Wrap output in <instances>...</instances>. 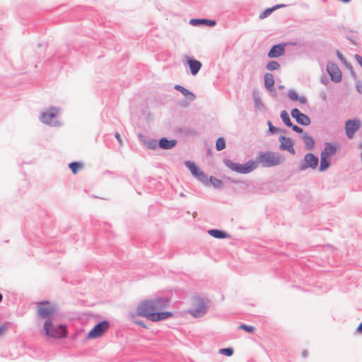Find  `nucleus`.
<instances>
[{
	"label": "nucleus",
	"mask_w": 362,
	"mask_h": 362,
	"mask_svg": "<svg viewBox=\"0 0 362 362\" xmlns=\"http://www.w3.org/2000/svg\"><path fill=\"white\" fill-rule=\"evenodd\" d=\"M168 300L165 298H158L141 302L136 308L137 315L145 317L151 321V313L165 308L168 305Z\"/></svg>",
	"instance_id": "1"
},
{
	"label": "nucleus",
	"mask_w": 362,
	"mask_h": 362,
	"mask_svg": "<svg viewBox=\"0 0 362 362\" xmlns=\"http://www.w3.org/2000/svg\"><path fill=\"white\" fill-rule=\"evenodd\" d=\"M257 160L264 168H271L283 163L285 158L281 153L274 151L260 152Z\"/></svg>",
	"instance_id": "2"
},
{
	"label": "nucleus",
	"mask_w": 362,
	"mask_h": 362,
	"mask_svg": "<svg viewBox=\"0 0 362 362\" xmlns=\"http://www.w3.org/2000/svg\"><path fill=\"white\" fill-rule=\"evenodd\" d=\"M223 163L232 171L240 174L250 173V172L256 169V168L257 167V163L253 160H250L245 164H240L238 163H235L230 159H224Z\"/></svg>",
	"instance_id": "3"
},
{
	"label": "nucleus",
	"mask_w": 362,
	"mask_h": 362,
	"mask_svg": "<svg viewBox=\"0 0 362 362\" xmlns=\"http://www.w3.org/2000/svg\"><path fill=\"white\" fill-rule=\"evenodd\" d=\"M45 334L52 338L62 339L66 337V326L64 325H53L51 320H46L44 324Z\"/></svg>",
	"instance_id": "4"
},
{
	"label": "nucleus",
	"mask_w": 362,
	"mask_h": 362,
	"mask_svg": "<svg viewBox=\"0 0 362 362\" xmlns=\"http://www.w3.org/2000/svg\"><path fill=\"white\" fill-rule=\"evenodd\" d=\"M319 164V158L313 153H307L298 165V170L303 172L308 168L315 170Z\"/></svg>",
	"instance_id": "5"
},
{
	"label": "nucleus",
	"mask_w": 362,
	"mask_h": 362,
	"mask_svg": "<svg viewBox=\"0 0 362 362\" xmlns=\"http://www.w3.org/2000/svg\"><path fill=\"white\" fill-rule=\"evenodd\" d=\"M58 114L59 110L56 107H52L46 112L42 113L40 116V121L50 126L56 127L59 125V122L56 119Z\"/></svg>",
	"instance_id": "6"
},
{
	"label": "nucleus",
	"mask_w": 362,
	"mask_h": 362,
	"mask_svg": "<svg viewBox=\"0 0 362 362\" xmlns=\"http://www.w3.org/2000/svg\"><path fill=\"white\" fill-rule=\"evenodd\" d=\"M37 313L40 317L50 320L56 313V309L48 301H42L38 303Z\"/></svg>",
	"instance_id": "7"
},
{
	"label": "nucleus",
	"mask_w": 362,
	"mask_h": 362,
	"mask_svg": "<svg viewBox=\"0 0 362 362\" xmlns=\"http://www.w3.org/2000/svg\"><path fill=\"white\" fill-rule=\"evenodd\" d=\"M110 323L107 320L102 321L98 323L94 327L88 332V339H95L102 336L109 328Z\"/></svg>",
	"instance_id": "8"
},
{
	"label": "nucleus",
	"mask_w": 362,
	"mask_h": 362,
	"mask_svg": "<svg viewBox=\"0 0 362 362\" xmlns=\"http://www.w3.org/2000/svg\"><path fill=\"white\" fill-rule=\"evenodd\" d=\"M207 311V308L204 301L201 299H197V302L189 310V313L194 317H201L204 316Z\"/></svg>",
	"instance_id": "9"
},
{
	"label": "nucleus",
	"mask_w": 362,
	"mask_h": 362,
	"mask_svg": "<svg viewBox=\"0 0 362 362\" xmlns=\"http://www.w3.org/2000/svg\"><path fill=\"white\" fill-rule=\"evenodd\" d=\"M361 124V121L358 119H349L346 122L345 130L349 139L354 138L355 133L359 129Z\"/></svg>",
	"instance_id": "10"
},
{
	"label": "nucleus",
	"mask_w": 362,
	"mask_h": 362,
	"mask_svg": "<svg viewBox=\"0 0 362 362\" xmlns=\"http://www.w3.org/2000/svg\"><path fill=\"white\" fill-rule=\"evenodd\" d=\"M327 71L332 81L339 83L341 81V72L336 64L334 62H328Z\"/></svg>",
	"instance_id": "11"
},
{
	"label": "nucleus",
	"mask_w": 362,
	"mask_h": 362,
	"mask_svg": "<svg viewBox=\"0 0 362 362\" xmlns=\"http://www.w3.org/2000/svg\"><path fill=\"white\" fill-rule=\"evenodd\" d=\"M291 115L296 120L297 123L301 125L308 126L311 122L310 117L305 114L302 113L298 108L292 109Z\"/></svg>",
	"instance_id": "12"
},
{
	"label": "nucleus",
	"mask_w": 362,
	"mask_h": 362,
	"mask_svg": "<svg viewBox=\"0 0 362 362\" xmlns=\"http://www.w3.org/2000/svg\"><path fill=\"white\" fill-rule=\"evenodd\" d=\"M279 140L280 141L279 149L287 151L293 155L296 153V151L293 148V142L291 138L281 135L279 136Z\"/></svg>",
	"instance_id": "13"
},
{
	"label": "nucleus",
	"mask_w": 362,
	"mask_h": 362,
	"mask_svg": "<svg viewBox=\"0 0 362 362\" xmlns=\"http://www.w3.org/2000/svg\"><path fill=\"white\" fill-rule=\"evenodd\" d=\"M285 52V47L284 45L279 44L272 47L268 53V57L271 58L279 57Z\"/></svg>",
	"instance_id": "14"
},
{
	"label": "nucleus",
	"mask_w": 362,
	"mask_h": 362,
	"mask_svg": "<svg viewBox=\"0 0 362 362\" xmlns=\"http://www.w3.org/2000/svg\"><path fill=\"white\" fill-rule=\"evenodd\" d=\"M177 141L176 139H168L166 137H163L158 141V146L162 149H171L175 147Z\"/></svg>",
	"instance_id": "15"
},
{
	"label": "nucleus",
	"mask_w": 362,
	"mask_h": 362,
	"mask_svg": "<svg viewBox=\"0 0 362 362\" xmlns=\"http://www.w3.org/2000/svg\"><path fill=\"white\" fill-rule=\"evenodd\" d=\"M337 148L336 146L333 145L332 143L326 142L325 144L324 149L320 153V156L328 158L334 155L337 153Z\"/></svg>",
	"instance_id": "16"
},
{
	"label": "nucleus",
	"mask_w": 362,
	"mask_h": 362,
	"mask_svg": "<svg viewBox=\"0 0 362 362\" xmlns=\"http://www.w3.org/2000/svg\"><path fill=\"white\" fill-rule=\"evenodd\" d=\"M187 64L190 69L191 74L193 76H195L198 74L202 66L199 61L191 58L187 59Z\"/></svg>",
	"instance_id": "17"
},
{
	"label": "nucleus",
	"mask_w": 362,
	"mask_h": 362,
	"mask_svg": "<svg viewBox=\"0 0 362 362\" xmlns=\"http://www.w3.org/2000/svg\"><path fill=\"white\" fill-rule=\"evenodd\" d=\"M300 138L303 140L306 150L311 151L314 148L315 142L314 139L310 135L305 132V134L300 135Z\"/></svg>",
	"instance_id": "18"
},
{
	"label": "nucleus",
	"mask_w": 362,
	"mask_h": 362,
	"mask_svg": "<svg viewBox=\"0 0 362 362\" xmlns=\"http://www.w3.org/2000/svg\"><path fill=\"white\" fill-rule=\"evenodd\" d=\"M190 24L192 25H205L207 26L213 27L216 25V22L214 20H209L206 18H194L190 20Z\"/></svg>",
	"instance_id": "19"
},
{
	"label": "nucleus",
	"mask_w": 362,
	"mask_h": 362,
	"mask_svg": "<svg viewBox=\"0 0 362 362\" xmlns=\"http://www.w3.org/2000/svg\"><path fill=\"white\" fill-rule=\"evenodd\" d=\"M174 88L176 90L182 93V94L189 101H193L196 98L195 95L192 92L182 86L181 85H175Z\"/></svg>",
	"instance_id": "20"
},
{
	"label": "nucleus",
	"mask_w": 362,
	"mask_h": 362,
	"mask_svg": "<svg viewBox=\"0 0 362 362\" xmlns=\"http://www.w3.org/2000/svg\"><path fill=\"white\" fill-rule=\"evenodd\" d=\"M149 315L151 316L152 322H158L162 320H165L169 317H171L173 314L170 312H159L156 311L154 313H151Z\"/></svg>",
	"instance_id": "21"
},
{
	"label": "nucleus",
	"mask_w": 362,
	"mask_h": 362,
	"mask_svg": "<svg viewBox=\"0 0 362 362\" xmlns=\"http://www.w3.org/2000/svg\"><path fill=\"white\" fill-rule=\"evenodd\" d=\"M264 82L265 88L272 91L274 90V76L271 73H266L264 76Z\"/></svg>",
	"instance_id": "22"
},
{
	"label": "nucleus",
	"mask_w": 362,
	"mask_h": 362,
	"mask_svg": "<svg viewBox=\"0 0 362 362\" xmlns=\"http://www.w3.org/2000/svg\"><path fill=\"white\" fill-rule=\"evenodd\" d=\"M208 233L211 236L218 239H224L230 237V235L226 232L218 229H211L208 230Z\"/></svg>",
	"instance_id": "23"
},
{
	"label": "nucleus",
	"mask_w": 362,
	"mask_h": 362,
	"mask_svg": "<svg viewBox=\"0 0 362 362\" xmlns=\"http://www.w3.org/2000/svg\"><path fill=\"white\" fill-rule=\"evenodd\" d=\"M185 165L190 170L192 175L195 177L201 171L195 163L190 160H185Z\"/></svg>",
	"instance_id": "24"
},
{
	"label": "nucleus",
	"mask_w": 362,
	"mask_h": 362,
	"mask_svg": "<svg viewBox=\"0 0 362 362\" xmlns=\"http://www.w3.org/2000/svg\"><path fill=\"white\" fill-rule=\"evenodd\" d=\"M195 177L204 185L206 186L210 185L209 177H208V175L205 174L202 170H201Z\"/></svg>",
	"instance_id": "25"
},
{
	"label": "nucleus",
	"mask_w": 362,
	"mask_h": 362,
	"mask_svg": "<svg viewBox=\"0 0 362 362\" xmlns=\"http://www.w3.org/2000/svg\"><path fill=\"white\" fill-rule=\"evenodd\" d=\"M280 117H281L284 124L286 127H290L293 126V123L291 121L289 115L286 110H282L281 112Z\"/></svg>",
	"instance_id": "26"
},
{
	"label": "nucleus",
	"mask_w": 362,
	"mask_h": 362,
	"mask_svg": "<svg viewBox=\"0 0 362 362\" xmlns=\"http://www.w3.org/2000/svg\"><path fill=\"white\" fill-rule=\"evenodd\" d=\"M252 95H253V99H254L255 108L256 110H259L263 109L264 104L262 102V100H261L260 97L259 96V95L257 93L253 92Z\"/></svg>",
	"instance_id": "27"
},
{
	"label": "nucleus",
	"mask_w": 362,
	"mask_h": 362,
	"mask_svg": "<svg viewBox=\"0 0 362 362\" xmlns=\"http://www.w3.org/2000/svg\"><path fill=\"white\" fill-rule=\"evenodd\" d=\"M328 158L320 156V165L319 170L323 172L326 170L330 165V163L327 159Z\"/></svg>",
	"instance_id": "28"
},
{
	"label": "nucleus",
	"mask_w": 362,
	"mask_h": 362,
	"mask_svg": "<svg viewBox=\"0 0 362 362\" xmlns=\"http://www.w3.org/2000/svg\"><path fill=\"white\" fill-rule=\"evenodd\" d=\"M210 185H212L216 189H221L223 187V182L213 176L209 177Z\"/></svg>",
	"instance_id": "29"
},
{
	"label": "nucleus",
	"mask_w": 362,
	"mask_h": 362,
	"mask_svg": "<svg viewBox=\"0 0 362 362\" xmlns=\"http://www.w3.org/2000/svg\"><path fill=\"white\" fill-rule=\"evenodd\" d=\"M266 68L269 71H275L280 68V64L276 61H270L267 64Z\"/></svg>",
	"instance_id": "30"
},
{
	"label": "nucleus",
	"mask_w": 362,
	"mask_h": 362,
	"mask_svg": "<svg viewBox=\"0 0 362 362\" xmlns=\"http://www.w3.org/2000/svg\"><path fill=\"white\" fill-rule=\"evenodd\" d=\"M83 166L82 163L79 162H72L69 163V167L74 174H76L80 168Z\"/></svg>",
	"instance_id": "31"
},
{
	"label": "nucleus",
	"mask_w": 362,
	"mask_h": 362,
	"mask_svg": "<svg viewBox=\"0 0 362 362\" xmlns=\"http://www.w3.org/2000/svg\"><path fill=\"white\" fill-rule=\"evenodd\" d=\"M226 147V141L223 138L220 137L216 140V148L217 151H220L224 149Z\"/></svg>",
	"instance_id": "32"
},
{
	"label": "nucleus",
	"mask_w": 362,
	"mask_h": 362,
	"mask_svg": "<svg viewBox=\"0 0 362 362\" xmlns=\"http://www.w3.org/2000/svg\"><path fill=\"white\" fill-rule=\"evenodd\" d=\"M146 146L148 148L154 150L158 146V141L152 139L146 142Z\"/></svg>",
	"instance_id": "33"
},
{
	"label": "nucleus",
	"mask_w": 362,
	"mask_h": 362,
	"mask_svg": "<svg viewBox=\"0 0 362 362\" xmlns=\"http://www.w3.org/2000/svg\"><path fill=\"white\" fill-rule=\"evenodd\" d=\"M274 11V8L272 7V8H268L267 9H265L260 15H259V18L260 19H264L265 18H267V16H269L272 12Z\"/></svg>",
	"instance_id": "34"
},
{
	"label": "nucleus",
	"mask_w": 362,
	"mask_h": 362,
	"mask_svg": "<svg viewBox=\"0 0 362 362\" xmlns=\"http://www.w3.org/2000/svg\"><path fill=\"white\" fill-rule=\"evenodd\" d=\"M220 353L225 356H230L233 354V349L230 347L221 349Z\"/></svg>",
	"instance_id": "35"
},
{
	"label": "nucleus",
	"mask_w": 362,
	"mask_h": 362,
	"mask_svg": "<svg viewBox=\"0 0 362 362\" xmlns=\"http://www.w3.org/2000/svg\"><path fill=\"white\" fill-rule=\"evenodd\" d=\"M239 327H240V329H243L248 333H252L255 329V328L253 326L247 325L245 324L240 325Z\"/></svg>",
	"instance_id": "36"
},
{
	"label": "nucleus",
	"mask_w": 362,
	"mask_h": 362,
	"mask_svg": "<svg viewBox=\"0 0 362 362\" xmlns=\"http://www.w3.org/2000/svg\"><path fill=\"white\" fill-rule=\"evenodd\" d=\"M267 125L269 127V132L272 134H276L280 131L278 128L274 127L272 122L269 120L267 121Z\"/></svg>",
	"instance_id": "37"
},
{
	"label": "nucleus",
	"mask_w": 362,
	"mask_h": 362,
	"mask_svg": "<svg viewBox=\"0 0 362 362\" xmlns=\"http://www.w3.org/2000/svg\"><path fill=\"white\" fill-rule=\"evenodd\" d=\"M288 97L293 101H297L298 100V95L297 93L293 90L288 91Z\"/></svg>",
	"instance_id": "38"
},
{
	"label": "nucleus",
	"mask_w": 362,
	"mask_h": 362,
	"mask_svg": "<svg viewBox=\"0 0 362 362\" xmlns=\"http://www.w3.org/2000/svg\"><path fill=\"white\" fill-rule=\"evenodd\" d=\"M291 127L292 128V129H293L295 132H296V133L299 134H300V135H302L303 134H305V132H303V129L301 127H298V126H297V125H294V124H293V126H291Z\"/></svg>",
	"instance_id": "39"
},
{
	"label": "nucleus",
	"mask_w": 362,
	"mask_h": 362,
	"mask_svg": "<svg viewBox=\"0 0 362 362\" xmlns=\"http://www.w3.org/2000/svg\"><path fill=\"white\" fill-rule=\"evenodd\" d=\"M354 57L360 66H362V57L359 54H356Z\"/></svg>",
	"instance_id": "40"
},
{
	"label": "nucleus",
	"mask_w": 362,
	"mask_h": 362,
	"mask_svg": "<svg viewBox=\"0 0 362 362\" xmlns=\"http://www.w3.org/2000/svg\"><path fill=\"white\" fill-rule=\"evenodd\" d=\"M301 104H305L307 103V99L304 96H300V97H298V100Z\"/></svg>",
	"instance_id": "41"
},
{
	"label": "nucleus",
	"mask_w": 362,
	"mask_h": 362,
	"mask_svg": "<svg viewBox=\"0 0 362 362\" xmlns=\"http://www.w3.org/2000/svg\"><path fill=\"white\" fill-rule=\"evenodd\" d=\"M337 56L341 62H346L344 56L339 51L337 52Z\"/></svg>",
	"instance_id": "42"
},
{
	"label": "nucleus",
	"mask_w": 362,
	"mask_h": 362,
	"mask_svg": "<svg viewBox=\"0 0 362 362\" xmlns=\"http://www.w3.org/2000/svg\"><path fill=\"white\" fill-rule=\"evenodd\" d=\"M7 329V326L2 325L0 326V335L2 334Z\"/></svg>",
	"instance_id": "43"
},
{
	"label": "nucleus",
	"mask_w": 362,
	"mask_h": 362,
	"mask_svg": "<svg viewBox=\"0 0 362 362\" xmlns=\"http://www.w3.org/2000/svg\"><path fill=\"white\" fill-rule=\"evenodd\" d=\"M134 322L139 325H140L141 327L143 328H146L147 326L146 325V324L144 322H143L142 321H134Z\"/></svg>",
	"instance_id": "44"
},
{
	"label": "nucleus",
	"mask_w": 362,
	"mask_h": 362,
	"mask_svg": "<svg viewBox=\"0 0 362 362\" xmlns=\"http://www.w3.org/2000/svg\"><path fill=\"white\" fill-rule=\"evenodd\" d=\"M115 138L119 144H122V139L119 133L115 134Z\"/></svg>",
	"instance_id": "45"
},
{
	"label": "nucleus",
	"mask_w": 362,
	"mask_h": 362,
	"mask_svg": "<svg viewBox=\"0 0 362 362\" xmlns=\"http://www.w3.org/2000/svg\"><path fill=\"white\" fill-rule=\"evenodd\" d=\"M320 98L322 99V100L325 101L327 100V94L325 92L321 93Z\"/></svg>",
	"instance_id": "46"
},
{
	"label": "nucleus",
	"mask_w": 362,
	"mask_h": 362,
	"mask_svg": "<svg viewBox=\"0 0 362 362\" xmlns=\"http://www.w3.org/2000/svg\"><path fill=\"white\" fill-rule=\"evenodd\" d=\"M356 332L358 333H362V322L360 323V325L357 327Z\"/></svg>",
	"instance_id": "47"
},
{
	"label": "nucleus",
	"mask_w": 362,
	"mask_h": 362,
	"mask_svg": "<svg viewBox=\"0 0 362 362\" xmlns=\"http://www.w3.org/2000/svg\"><path fill=\"white\" fill-rule=\"evenodd\" d=\"M285 5L284 4H277L274 6H273L272 8H274V11H275L276 9L279 8H281V7H284Z\"/></svg>",
	"instance_id": "48"
},
{
	"label": "nucleus",
	"mask_w": 362,
	"mask_h": 362,
	"mask_svg": "<svg viewBox=\"0 0 362 362\" xmlns=\"http://www.w3.org/2000/svg\"><path fill=\"white\" fill-rule=\"evenodd\" d=\"M356 88H357V90L360 93H362V86H359L357 84L356 86Z\"/></svg>",
	"instance_id": "49"
},
{
	"label": "nucleus",
	"mask_w": 362,
	"mask_h": 362,
	"mask_svg": "<svg viewBox=\"0 0 362 362\" xmlns=\"http://www.w3.org/2000/svg\"><path fill=\"white\" fill-rule=\"evenodd\" d=\"M321 82H322V83H324V84H327V82H328V81H327V79L322 78V79H321Z\"/></svg>",
	"instance_id": "50"
},
{
	"label": "nucleus",
	"mask_w": 362,
	"mask_h": 362,
	"mask_svg": "<svg viewBox=\"0 0 362 362\" xmlns=\"http://www.w3.org/2000/svg\"><path fill=\"white\" fill-rule=\"evenodd\" d=\"M302 354H303V356L304 357H306V356H307V355H308V351H303V353H302Z\"/></svg>",
	"instance_id": "51"
},
{
	"label": "nucleus",
	"mask_w": 362,
	"mask_h": 362,
	"mask_svg": "<svg viewBox=\"0 0 362 362\" xmlns=\"http://www.w3.org/2000/svg\"><path fill=\"white\" fill-rule=\"evenodd\" d=\"M3 300V295L0 293V303Z\"/></svg>",
	"instance_id": "52"
},
{
	"label": "nucleus",
	"mask_w": 362,
	"mask_h": 362,
	"mask_svg": "<svg viewBox=\"0 0 362 362\" xmlns=\"http://www.w3.org/2000/svg\"><path fill=\"white\" fill-rule=\"evenodd\" d=\"M342 2H344V3H348L351 0H341Z\"/></svg>",
	"instance_id": "53"
},
{
	"label": "nucleus",
	"mask_w": 362,
	"mask_h": 362,
	"mask_svg": "<svg viewBox=\"0 0 362 362\" xmlns=\"http://www.w3.org/2000/svg\"><path fill=\"white\" fill-rule=\"evenodd\" d=\"M284 88V86H279V89H282V88Z\"/></svg>",
	"instance_id": "54"
},
{
	"label": "nucleus",
	"mask_w": 362,
	"mask_h": 362,
	"mask_svg": "<svg viewBox=\"0 0 362 362\" xmlns=\"http://www.w3.org/2000/svg\"><path fill=\"white\" fill-rule=\"evenodd\" d=\"M135 317L134 314H132V317L134 318Z\"/></svg>",
	"instance_id": "55"
},
{
	"label": "nucleus",
	"mask_w": 362,
	"mask_h": 362,
	"mask_svg": "<svg viewBox=\"0 0 362 362\" xmlns=\"http://www.w3.org/2000/svg\"><path fill=\"white\" fill-rule=\"evenodd\" d=\"M361 162H362V152H361Z\"/></svg>",
	"instance_id": "56"
}]
</instances>
